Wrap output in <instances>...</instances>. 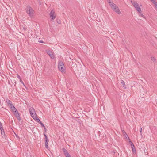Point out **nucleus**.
<instances>
[{
    "label": "nucleus",
    "instance_id": "obj_1",
    "mask_svg": "<svg viewBox=\"0 0 157 157\" xmlns=\"http://www.w3.org/2000/svg\"><path fill=\"white\" fill-rule=\"evenodd\" d=\"M58 68L59 70L62 73H65V67L64 65L61 61H59L58 64Z\"/></svg>",
    "mask_w": 157,
    "mask_h": 157
},
{
    "label": "nucleus",
    "instance_id": "obj_2",
    "mask_svg": "<svg viewBox=\"0 0 157 157\" xmlns=\"http://www.w3.org/2000/svg\"><path fill=\"white\" fill-rule=\"evenodd\" d=\"M26 11L30 17H33L34 10L31 7L29 6L27 7L26 9Z\"/></svg>",
    "mask_w": 157,
    "mask_h": 157
},
{
    "label": "nucleus",
    "instance_id": "obj_3",
    "mask_svg": "<svg viewBox=\"0 0 157 157\" xmlns=\"http://www.w3.org/2000/svg\"><path fill=\"white\" fill-rule=\"evenodd\" d=\"M131 2L134 6L136 9L140 13L141 12V9L139 6V5L138 3H137L136 2H132V1H131Z\"/></svg>",
    "mask_w": 157,
    "mask_h": 157
},
{
    "label": "nucleus",
    "instance_id": "obj_4",
    "mask_svg": "<svg viewBox=\"0 0 157 157\" xmlns=\"http://www.w3.org/2000/svg\"><path fill=\"white\" fill-rule=\"evenodd\" d=\"M49 15L50 17L51 18V21H53L56 17V16L55 15V12L54 10H52L51 11Z\"/></svg>",
    "mask_w": 157,
    "mask_h": 157
},
{
    "label": "nucleus",
    "instance_id": "obj_5",
    "mask_svg": "<svg viewBox=\"0 0 157 157\" xmlns=\"http://www.w3.org/2000/svg\"><path fill=\"white\" fill-rule=\"evenodd\" d=\"M46 52L51 58L54 59V54L51 51L49 50H47Z\"/></svg>",
    "mask_w": 157,
    "mask_h": 157
},
{
    "label": "nucleus",
    "instance_id": "obj_6",
    "mask_svg": "<svg viewBox=\"0 0 157 157\" xmlns=\"http://www.w3.org/2000/svg\"><path fill=\"white\" fill-rule=\"evenodd\" d=\"M29 111L31 116H33L34 114H36L35 113V109L33 107L30 108L29 109Z\"/></svg>",
    "mask_w": 157,
    "mask_h": 157
},
{
    "label": "nucleus",
    "instance_id": "obj_7",
    "mask_svg": "<svg viewBox=\"0 0 157 157\" xmlns=\"http://www.w3.org/2000/svg\"><path fill=\"white\" fill-rule=\"evenodd\" d=\"M62 150L64 153V155L66 157H67L70 156V154L65 148H63Z\"/></svg>",
    "mask_w": 157,
    "mask_h": 157
},
{
    "label": "nucleus",
    "instance_id": "obj_8",
    "mask_svg": "<svg viewBox=\"0 0 157 157\" xmlns=\"http://www.w3.org/2000/svg\"><path fill=\"white\" fill-rule=\"evenodd\" d=\"M14 114L18 120H21V117H20L19 114L17 111V112H14Z\"/></svg>",
    "mask_w": 157,
    "mask_h": 157
},
{
    "label": "nucleus",
    "instance_id": "obj_9",
    "mask_svg": "<svg viewBox=\"0 0 157 157\" xmlns=\"http://www.w3.org/2000/svg\"><path fill=\"white\" fill-rule=\"evenodd\" d=\"M6 102L8 105L10 107L13 105L12 102L8 99H6Z\"/></svg>",
    "mask_w": 157,
    "mask_h": 157
},
{
    "label": "nucleus",
    "instance_id": "obj_10",
    "mask_svg": "<svg viewBox=\"0 0 157 157\" xmlns=\"http://www.w3.org/2000/svg\"><path fill=\"white\" fill-rule=\"evenodd\" d=\"M113 10L117 14H120L121 13L118 7L114 8Z\"/></svg>",
    "mask_w": 157,
    "mask_h": 157
},
{
    "label": "nucleus",
    "instance_id": "obj_11",
    "mask_svg": "<svg viewBox=\"0 0 157 157\" xmlns=\"http://www.w3.org/2000/svg\"><path fill=\"white\" fill-rule=\"evenodd\" d=\"M10 108L12 112H13V113H14V112H17V111L16 108L13 105L11 106L10 107Z\"/></svg>",
    "mask_w": 157,
    "mask_h": 157
},
{
    "label": "nucleus",
    "instance_id": "obj_12",
    "mask_svg": "<svg viewBox=\"0 0 157 157\" xmlns=\"http://www.w3.org/2000/svg\"><path fill=\"white\" fill-rule=\"evenodd\" d=\"M110 6L113 10L114 9V8L118 7L115 4L113 3H112L110 5Z\"/></svg>",
    "mask_w": 157,
    "mask_h": 157
},
{
    "label": "nucleus",
    "instance_id": "obj_13",
    "mask_svg": "<svg viewBox=\"0 0 157 157\" xmlns=\"http://www.w3.org/2000/svg\"><path fill=\"white\" fill-rule=\"evenodd\" d=\"M44 135L45 136V144H48L49 142V140L48 137H47L46 135L44 133Z\"/></svg>",
    "mask_w": 157,
    "mask_h": 157
},
{
    "label": "nucleus",
    "instance_id": "obj_14",
    "mask_svg": "<svg viewBox=\"0 0 157 157\" xmlns=\"http://www.w3.org/2000/svg\"><path fill=\"white\" fill-rule=\"evenodd\" d=\"M121 83L122 84V85L123 86V87L124 89H126V86L125 85V83L124 82V81L123 80H121Z\"/></svg>",
    "mask_w": 157,
    "mask_h": 157
},
{
    "label": "nucleus",
    "instance_id": "obj_15",
    "mask_svg": "<svg viewBox=\"0 0 157 157\" xmlns=\"http://www.w3.org/2000/svg\"><path fill=\"white\" fill-rule=\"evenodd\" d=\"M1 129V133L2 136L3 138L5 137V133H4V131L3 129Z\"/></svg>",
    "mask_w": 157,
    "mask_h": 157
},
{
    "label": "nucleus",
    "instance_id": "obj_16",
    "mask_svg": "<svg viewBox=\"0 0 157 157\" xmlns=\"http://www.w3.org/2000/svg\"><path fill=\"white\" fill-rule=\"evenodd\" d=\"M32 117L35 120L37 118V115H36V114H34V115L33 116H32Z\"/></svg>",
    "mask_w": 157,
    "mask_h": 157
},
{
    "label": "nucleus",
    "instance_id": "obj_17",
    "mask_svg": "<svg viewBox=\"0 0 157 157\" xmlns=\"http://www.w3.org/2000/svg\"><path fill=\"white\" fill-rule=\"evenodd\" d=\"M124 137L127 140H130V139L128 137V136L127 134L125 132V134H124Z\"/></svg>",
    "mask_w": 157,
    "mask_h": 157
},
{
    "label": "nucleus",
    "instance_id": "obj_18",
    "mask_svg": "<svg viewBox=\"0 0 157 157\" xmlns=\"http://www.w3.org/2000/svg\"><path fill=\"white\" fill-rule=\"evenodd\" d=\"M151 59L153 62H155L156 59L154 57H151Z\"/></svg>",
    "mask_w": 157,
    "mask_h": 157
},
{
    "label": "nucleus",
    "instance_id": "obj_19",
    "mask_svg": "<svg viewBox=\"0 0 157 157\" xmlns=\"http://www.w3.org/2000/svg\"><path fill=\"white\" fill-rule=\"evenodd\" d=\"M132 151L133 153H135L136 152V150L135 149V147H132Z\"/></svg>",
    "mask_w": 157,
    "mask_h": 157
},
{
    "label": "nucleus",
    "instance_id": "obj_20",
    "mask_svg": "<svg viewBox=\"0 0 157 157\" xmlns=\"http://www.w3.org/2000/svg\"><path fill=\"white\" fill-rule=\"evenodd\" d=\"M129 142L130 143V144H131V146L132 147V148L133 147H135L133 144V143L130 140H129Z\"/></svg>",
    "mask_w": 157,
    "mask_h": 157
},
{
    "label": "nucleus",
    "instance_id": "obj_21",
    "mask_svg": "<svg viewBox=\"0 0 157 157\" xmlns=\"http://www.w3.org/2000/svg\"><path fill=\"white\" fill-rule=\"evenodd\" d=\"M107 2L109 4V5H110L112 3H113V2H111V1H110V0H107Z\"/></svg>",
    "mask_w": 157,
    "mask_h": 157
},
{
    "label": "nucleus",
    "instance_id": "obj_22",
    "mask_svg": "<svg viewBox=\"0 0 157 157\" xmlns=\"http://www.w3.org/2000/svg\"><path fill=\"white\" fill-rule=\"evenodd\" d=\"M35 120L38 123H40V119L37 117Z\"/></svg>",
    "mask_w": 157,
    "mask_h": 157
},
{
    "label": "nucleus",
    "instance_id": "obj_23",
    "mask_svg": "<svg viewBox=\"0 0 157 157\" xmlns=\"http://www.w3.org/2000/svg\"><path fill=\"white\" fill-rule=\"evenodd\" d=\"M35 120L38 123H40V119L37 117Z\"/></svg>",
    "mask_w": 157,
    "mask_h": 157
},
{
    "label": "nucleus",
    "instance_id": "obj_24",
    "mask_svg": "<svg viewBox=\"0 0 157 157\" xmlns=\"http://www.w3.org/2000/svg\"><path fill=\"white\" fill-rule=\"evenodd\" d=\"M35 120L38 123H40V119L37 117Z\"/></svg>",
    "mask_w": 157,
    "mask_h": 157
},
{
    "label": "nucleus",
    "instance_id": "obj_25",
    "mask_svg": "<svg viewBox=\"0 0 157 157\" xmlns=\"http://www.w3.org/2000/svg\"><path fill=\"white\" fill-rule=\"evenodd\" d=\"M152 0L154 1V4H155V7L156 6H157V2H155L154 0Z\"/></svg>",
    "mask_w": 157,
    "mask_h": 157
},
{
    "label": "nucleus",
    "instance_id": "obj_26",
    "mask_svg": "<svg viewBox=\"0 0 157 157\" xmlns=\"http://www.w3.org/2000/svg\"><path fill=\"white\" fill-rule=\"evenodd\" d=\"M139 15L140 16L143 18L144 17V16L142 13H139Z\"/></svg>",
    "mask_w": 157,
    "mask_h": 157
},
{
    "label": "nucleus",
    "instance_id": "obj_27",
    "mask_svg": "<svg viewBox=\"0 0 157 157\" xmlns=\"http://www.w3.org/2000/svg\"><path fill=\"white\" fill-rule=\"evenodd\" d=\"M0 129H3L2 126V124L0 122Z\"/></svg>",
    "mask_w": 157,
    "mask_h": 157
},
{
    "label": "nucleus",
    "instance_id": "obj_28",
    "mask_svg": "<svg viewBox=\"0 0 157 157\" xmlns=\"http://www.w3.org/2000/svg\"><path fill=\"white\" fill-rule=\"evenodd\" d=\"M40 123L41 125V126L42 127H44L45 126H44V125L41 122H40Z\"/></svg>",
    "mask_w": 157,
    "mask_h": 157
},
{
    "label": "nucleus",
    "instance_id": "obj_29",
    "mask_svg": "<svg viewBox=\"0 0 157 157\" xmlns=\"http://www.w3.org/2000/svg\"><path fill=\"white\" fill-rule=\"evenodd\" d=\"M45 147L46 148L48 149V144H45Z\"/></svg>",
    "mask_w": 157,
    "mask_h": 157
},
{
    "label": "nucleus",
    "instance_id": "obj_30",
    "mask_svg": "<svg viewBox=\"0 0 157 157\" xmlns=\"http://www.w3.org/2000/svg\"><path fill=\"white\" fill-rule=\"evenodd\" d=\"M142 128H140V134L141 135L142 134Z\"/></svg>",
    "mask_w": 157,
    "mask_h": 157
},
{
    "label": "nucleus",
    "instance_id": "obj_31",
    "mask_svg": "<svg viewBox=\"0 0 157 157\" xmlns=\"http://www.w3.org/2000/svg\"><path fill=\"white\" fill-rule=\"evenodd\" d=\"M44 128L45 130V131L46 132V130H47V129H46V128H45V126L44 127Z\"/></svg>",
    "mask_w": 157,
    "mask_h": 157
},
{
    "label": "nucleus",
    "instance_id": "obj_32",
    "mask_svg": "<svg viewBox=\"0 0 157 157\" xmlns=\"http://www.w3.org/2000/svg\"><path fill=\"white\" fill-rule=\"evenodd\" d=\"M20 81H21V82L22 83V84H23V85H24V83H23V82H22V81H21V80H20Z\"/></svg>",
    "mask_w": 157,
    "mask_h": 157
},
{
    "label": "nucleus",
    "instance_id": "obj_33",
    "mask_svg": "<svg viewBox=\"0 0 157 157\" xmlns=\"http://www.w3.org/2000/svg\"><path fill=\"white\" fill-rule=\"evenodd\" d=\"M40 42L41 43H43V41H40Z\"/></svg>",
    "mask_w": 157,
    "mask_h": 157
},
{
    "label": "nucleus",
    "instance_id": "obj_34",
    "mask_svg": "<svg viewBox=\"0 0 157 157\" xmlns=\"http://www.w3.org/2000/svg\"><path fill=\"white\" fill-rule=\"evenodd\" d=\"M67 157H71V156L70 155V156H68Z\"/></svg>",
    "mask_w": 157,
    "mask_h": 157
},
{
    "label": "nucleus",
    "instance_id": "obj_35",
    "mask_svg": "<svg viewBox=\"0 0 157 157\" xmlns=\"http://www.w3.org/2000/svg\"><path fill=\"white\" fill-rule=\"evenodd\" d=\"M24 29H25V30L26 29H25V28H24Z\"/></svg>",
    "mask_w": 157,
    "mask_h": 157
},
{
    "label": "nucleus",
    "instance_id": "obj_36",
    "mask_svg": "<svg viewBox=\"0 0 157 157\" xmlns=\"http://www.w3.org/2000/svg\"><path fill=\"white\" fill-rule=\"evenodd\" d=\"M156 7V8H157V6H156V7Z\"/></svg>",
    "mask_w": 157,
    "mask_h": 157
}]
</instances>
